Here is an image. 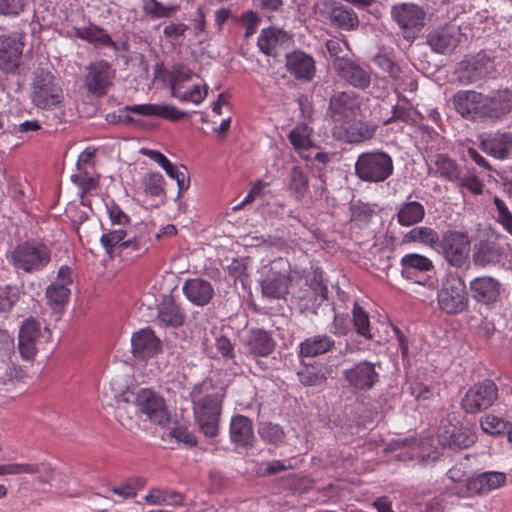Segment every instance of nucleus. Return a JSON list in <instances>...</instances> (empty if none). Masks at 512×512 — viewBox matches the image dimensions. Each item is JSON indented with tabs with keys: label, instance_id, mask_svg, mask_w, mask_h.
I'll return each instance as SVG.
<instances>
[{
	"label": "nucleus",
	"instance_id": "obj_1",
	"mask_svg": "<svg viewBox=\"0 0 512 512\" xmlns=\"http://www.w3.org/2000/svg\"><path fill=\"white\" fill-rule=\"evenodd\" d=\"M8 259L15 269L31 274L47 267L51 261V250L40 241L28 240L17 244Z\"/></svg>",
	"mask_w": 512,
	"mask_h": 512
},
{
	"label": "nucleus",
	"instance_id": "obj_2",
	"mask_svg": "<svg viewBox=\"0 0 512 512\" xmlns=\"http://www.w3.org/2000/svg\"><path fill=\"white\" fill-rule=\"evenodd\" d=\"M393 171L392 157L380 150L364 152L355 162V174L364 182H383L393 174Z\"/></svg>",
	"mask_w": 512,
	"mask_h": 512
},
{
	"label": "nucleus",
	"instance_id": "obj_3",
	"mask_svg": "<svg viewBox=\"0 0 512 512\" xmlns=\"http://www.w3.org/2000/svg\"><path fill=\"white\" fill-rule=\"evenodd\" d=\"M225 389L221 387L214 393L202 397L194 406V417L200 431L206 437H216L219 434L222 403Z\"/></svg>",
	"mask_w": 512,
	"mask_h": 512
},
{
	"label": "nucleus",
	"instance_id": "obj_4",
	"mask_svg": "<svg viewBox=\"0 0 512 512\" xmlns=\"http://www.w3.org/2000/svg\"><path fill=\"white\" fill-rule=\"evenodd\" d=\"M30 98L35 107L44 110L61 104L63 92L50 71L38 68L33 72Z\"/></svg>",
	"mask_w": 512,
	"mask_h": 512
},
{
	"label": "nucleus",
	"instance_id": "obj_5",
	"mask_svg": "<svg viewBox=\"0 0 512 512\" xmlns=\"http://www.w3.org/2000/svg\"><path fill=\"white\" fill-rule=\"evenodd\" d=\"M134 393L129 389L117 391L113 385L104 386L101 392V401L103 406L115 409V418L126 429L134 430L138 428L136 419L137 407L133 405Z\"/></svg>",
	"mask_w": 512,
	"mask_h": 512
},
{
	"label": "nucleus",
	"instance_id": "obj_6",
	"mask_svg": "<svg viewBox=\"0 0 512 512\" xmlns=\"http://www.w3.org/2000/svg\"><path fill=\"white\" fill-rule=\"evenodd\" d=\"M437 301L440 310L449 315L467 310L469 299L463 278L456 274L447 275L438 291Z\"/></svg>",
	"mask_w": 512,
	"mask_h": 512
},
{
	"label": "nucleus",
	"instance_id": "obj_7",
	"mask_svg": "<svg viewBox=\"0 0 512 512\" xmlns=\"http://www.w3.org/2000/svg\"><path fill=\"white\" fill-rule=\"evenodd\" d=\"M291 281L289 262L284 258L275 259L261 281L262 294L270 299H281L288 294Z\"/></svg>",
	"mask_w": 512,
	"mask_h": 512
},
{
	"label": "nucleus",
	"instance_id": "obj_8",
	"mask_svg": "<svg viewBox=\"0 0 512 512\" xmlns=\"http://www.w3.org/2000/svg\"><path fill=\"white\" fill-rule=\"evenodd\" d=\"M445 260L452 266L462 267L466 264L469 251L470 241L468 236L460 231L447 230L442 233L439 239L438 249Z\"/></svg>",
	"mask_w": 512,
	"mask_h": 512
},
{
	"label": "nucleus",
	"instance_id": "obj_9",
	"mask_svg": "<svg viewBox=\"0 0 512 512\" xmlns=\"http://www.w3.org/2000/svg\"><path fill=\"white\" fill-rule=\"evenodd\" d=\"M497 398L496 384L491 379H485L466 391L461 400V407L468 414H476L489 409Z\"/></svg>",
	"mask_w": 512,
	"mask_h": 512
},
{
	"label": "nucleus",
	"instance_id": "obj_10",
	"mask_svg": "<svg viewBox=\"0 0 512 512\" xmlns=\"http://www.w3.org/2000/svg\"><path fill=\"white\" fill-rule=\"evenodd\" d=\"M426 13L413 3L395 4L391 8V17L403 32L404 38L415 39L424 26Z\"/></svg>",
	"mask_w": 512,
	"mask_h": 512
},
{
	"label": "nucleus",
	"instance_id": "obj_11",
	"mask_svg": "<svg viewBox=\"0 0 512 512\" xmlns=\"http://www.w3.org/2000/svg\"><path fill=\"white\" fill-rule=\"evenodd\" d=\"M334 72L341 81L355 89L364 91L371 85V67L352 58L338 59L334 64Z\"/></svg>",
	"mask_w": 512,
	"mask_h": 512
},
{
	"label": "nucleus",
	"instance_id": "obj_12",
	"mask_svg": "<svg viewBox=\"0 0 512 512\" xmlns=\"http://www.w3.org/2000/svg\"><path fill=\"white\" fill-rule=\"evenodd\" d=\"M494 71V63L484 52L466 56L458 63L456 70L459 83L474 84Z\"/></svg>",
	"mask_w": 512,
	"mask_h": 512
},
{
	"label": "nucleus",
	"instance_id": "obj_13",
	"mask_svg": "<svg viewBox=\"0 0 512 512\" xmlns=\"http://www.w3.org/2000/svg\"><path fill=\"white\" fill-rule=\"evenodd\" d=\"M361 99L354 91H338L331 95L329 99L327 115L334 122L345 124L349 123L360 110Z\"/></svg>",
	"mask_w": 512,
	"mask_h": 512
},
{
	"label": "nucleus",
	"instance_id": "obj_14",
	"mask_svg": "<svg viewBox=\"0 0 512 512\" xmlns=\"http://www.w3.org/2000/svg\"><path fill=\"white\" fill-rule=\"evenodd\" d=\"M116 71L111 64L105 60L90 63L86 67L84 85L87 91L97 97H103L113 85Z\"/></svg>",
	"mask_w": 512,
	"mask_h": 512
},
{
	"label": "nucleus",
	"instance_id": "obj_15",
	"mask_svg": "<svg viewBox=\"0 0 512 512\" xmlns=\"http://www.w3.org/2000/svg\"><path fill=\"white\" fill-rule=\"evenodd\" d=\"M135 406L147 416V418L158 425L164 426L170 420V414L166 408L164 399L151 389H140L133 397Z\"/></svg>",
	"mask_w": 512,
	"mask_h": 512
},
{
	"label": "nucleus",
	"instance_id": "obj_16",
	"mask_svg": "<svg viewBox=\"0 0 512 512\" xmlns=\"http://www.w3.org/2000/svg\"><path fill=\"white\" fill-rule=\"evenodd\" d=\"M487 96L473 90L458 91L453 96V104L458 113L470 119L487 118Z\"/></svg>",
	"mask_w": 512,
	"mask_h": 512
},
{
	"label": "nucleus",
	"instance_id": "obj_17",
	"mask_svg": "<svg viewBox=\"0 0 512 512\" xmlns=\"http://www.w3.org/2000/svg\"><path fill=\"white\" fill-rule=\"evenodd\" d=\"M461 40L460 28L445 25L434 28L426 36V44L438 54H449L455 50Z\"/></svg>",
	"mask_w": 512,
	"mask_h": 512
},
{
	"label": "nucleus",
	"instance_id": "obj_18",
	"mask_svg": "<svg viewBox=\"0 0 512 512\" xmlns=\"http://www.w3.org/2000/svg\"><path fill=\"white\" fill-rule=\"evenodd\" d=\"M343 376L349 387L360 391L372 389L379 381V373L376 371L375 364L366 360L345 370Z\"/></svg>",
	"mask_w": 512,
	"mask_h": 512
},
{
	"label": "nucleus",
	"instance_id": "obj_19",
	"mask_svg": "<svg viewBox=\"0 0 512 512\" xmlns=\"http://www.w3.org/2000/svg\"><path fill=\"white\" fill-rule=\"evenodd\" d=\"M23 43L14 37L0 39V70L20 74L22 69Z\"/></svg>",
	"mask_w": 512,
	"mask_h": 512
},
{
	"label": "nucleus",
	"instance_id": "obj_20",
	"mask_svg": "<svg viewBox=\"0 0 512 512\" xmlns=\"http://www.w3.org/2000/svg\"><path fill=\"white\" fill-rule=\"evenodd\" d=\"M41 336L39 321L31 317L22 322L18 335V349L24 359L29 360L35 356Z\"/></svg>",
	"mask_w": 512,
	"mask_h": 512
},
{
	"label": "nucleus",
	"instance_id": "obj_21",
	"mask_svg": "<svg viewBox=\"0 0 512 512\" xmlns=\"http://www.w3.org/2000/svg\"><path fill=\"white\" fill-rule=\"evenodd\" d=\"M132 354L138 359H149L161 350V342L149 328L135 332L131 338Z\"/></svg>",
	"mask_w": 512,
	"mask_h": 512
},
{
	"label": "nucleus",
	"instance_id": "obj_22",
	"mask_svg": "<svg viewBox=\"0 0 512 512\" xmlns=\"http://www.w3.org/2000/svg\"><path fill=\"white\" fill-rule=\"evenodd\" d=\"M470 291L478 303L494 304L500 299L501 283L490 276L477 277L470 282Z\"/></svg>",
	"mask_w": 512,
	"mask_h": 512
},
{
	"label": "nucleus",
	"instance_id": "obj_23",
	"mask_svg": "<svg viewBox=\"0 0 512 512\" xmlns=\"http://www.w3.org/2000/svg\"><path fill=\"white\" fill-rule=\"evenodd\" d=\"M286 69L302 81H311L316 72L313 58L302 51H293L286 55Z\"/></svg>",
	"mask_w": 512,
	"mask_h": 512
},
{
	"label": "nucleus",
	"instance_id": "obj_24",
	"mask_svg": "<svg viewBox=\"0 0 512 512\" xmlns=\"http://www.w3.org/2000/svg\"><path fill=\"white\" fill-rule=\"evenodd\" d=\"M506 483V475L502 472H485L470 478L466 483L468 496L487 494L502 487Z\"/></svg>",
	"mask_w": 512,
	"mask_h": 512
},
{
	"label": "nucleus",
	"instance_id": "obj_25",
	"mask_svg": "<svg viewBox=\"0 0 512 512\" xmlns=\"http://www.w3.org/2000/svg\"><path fill=\"white\" fill-rule=\"evenodd\" d=\"M230 439L240 447H252L254 432L252 421L244 415H235L230 422Z\"/></svg>",
	"mask_w": 512,
	"mask_h": 512
},
{
	"label": "nucleus",
	"instance_id": "obj_26",
	"mask_svg": "<svg viewBox=\"0 0 512 512\" xmlns=\"http://www.w3.org/2000/svg\"><path fill=\"white\" fill-rule=\"evenodd\" d=\"M185 296L195 305L208 304L214 295L212 284L201 278L188 279L183 286Z\"/></svg>",
	"mask_w": 512,
	"mask_h": 512
},
{
	"label": "nucleus",
	"instance_id": "obj_27",
	"mask_svg": "<svg viewBox=\"0 0 512 512\" xmlns=\"http://www.w3.org/2000/svg\"><path fill=\"white\" fill-rule=\"evenodd\" d=\"M125 110L139 115L157 116L172 121L186 118L189 115L187 112L180 111L173 106L158 104H139L126 106Z\"/></svg>",
	"mask_w": 512,
	"mask_h": 512
},
{
	"label": "nucleus",
	"instance_id": "obj_28",
	"mask_svg": "<svg viewBox=\"0 0 512 512\" xmlns=\"http://www.w3.org/2000/svg\"><path fill=\"white\" fill-rule=\"evenodd\" d=\"M487 118L502 119L512 111V91L509 89L497 90L486 101Z\"/></svg>",
	"mask_w": 512,
	"mask_h": 512
},
{
	"label": "nucleus",
	"instance_id": "obj_29",
	"mask_svg": "<svg viewBox=\"0 0 512 512\" xmlns=\"http://www.w3.org/2000/svg\"><path fill=\"white\" fill-rule=\"evenodd\" d=\"M310 134L311 129L306 124H298L288 135V139L295 151L305 160H310L312 158V151L316 149Z\"/></svg>",
	"mask_w": 512,
	"mask_h": 512
},
{
	"label": "nucleus",
	"instance_id": "obj_30",
	"mask_svg": "<svg viewBox=\"0 0 512 512\" xmlns=\"http://www.w3.org/2000/svg\"><path fill=\"white\" fill-rule=\"evenodd\" d=\"M288 40L289 35L286 31L269 27L261 31L257 45L262 53L267 56L275 57L278 53V47L282 46Z\"/></svg>",
	"mask_w": 512,
	"mask_h": 512
},
{
	"label": "nucleus",
	"instance_id": "obj_31",
	"mask_svg": "<svg viewBox=\"0 0 512 512\" xmlns=\"http://www.w3.org/2000/svg\"><path fill=\"white\" fill-rule=\"evenodd\" d=\"M72 31L75 37L87 41L88 43L94 45L96 48H104L114 45L113 39L107 33V31L95 24H90L86 27L74 26Z\"/></svg>",
	"mask_w": 512,
	"mask_h": 512
},
{
	"label": "nucleus",
	"instance_id": "obj_32",
	"mask_svg": "<svg viewBox=\"0 0 512 512\" xmlns=\"http://www.w3.org/2000/svg\"><path fill=\"white\" fill-rule=\"evenodd\" d=\"M335 341L326 334H318L306 338L300 343V355L303 357H317L329 352Z\"/></svg>",
	"mask_w": 512,
	"mask_h": 512
},
{
	"label": "nucleus",
	"instance_id": "obj_33",
	"mask_svg": "<svg viewBox=\"0 0 512 512\" xmlns=\"http://www.w3.org/2000/svg\"><path fill=\"white\" fill-rule=\"evenodd\" d=\"M158 318L166 326L179 327L185 322V313L171 296H165L159 305Z\"/></svg>",
	"mask_w": 512,
	"mask_h": 512
},
{
	"label": "nucleus",
	"instance_id": "obj_34",
	"mask_svg": "<svg viewBox=\"0 0 512 512\" xmlns=\"http://www.w3.org/2000/svg\"><path fill=\"white\" fill-rule=\"evenodd\" d=\"M434 166L435 169L430 170V173L453 183H455L457 179H460V173L463 170L454 159L446 154L435 155Z\"/></svg>",
	"mask_w": 512,
	"mask_h": 512
},
{
	"label": "nucleus",
	"instance_id": "obj_35",
	"mask_svg": "<svg viewBox=\"0 0 512 512\" xmlns=\"http://www.w3.org/2000/svg\"><path fill=\"white\" fill-rule=\"evenodd\" d=\"M438 437L443 445L449 447H468L474 442L472 436L467 435L450 422L441 426Z\"/></svg>",
	"mask_w": 512,
	"mask_h": 512
},
{
	"label": "nucleus",
	"instance_id": "obj_36",
	"mask_svg": "<svg viewBox=\"0 0 512 512\" xmlns=\"http://www.w3.org/2000/svg\"><path fill=\"white\" fill-rule=\"evenodd\" d=\"M499 247L489 241H481L474 246L473 262L476 266L486 267L500 261Z\"/></svg>",
	"mask_w": 512,
	"mask_h": 512
},
{
	"label": "nucleus",
	"instance_id": "obj_37",
	"mask_svg": "<svg viewBox=\"0 0 512 512\" xmlns=\"http://www.w3.org/2000/svg\"><path fill=\"white\" fill-rule=\"evenodd\" d=\"M438 233L427 226L414 227L404 234L403 243H420L433 249H438L439 243Z\"/></svg>",
	"mask_w": 512,
	"mask_h": 512
},
{
	"label": "nucleus",
	"instance_id": "obj_38",
	"mask_svg": "<svg viewBox=\"0 0 512 512\" xmlns=\"http://www.w3.org/2000/svg\"><path fill=\"white\" fill-rule=\"evenodd\" d=\"M484 150L499 159H507L512 155V134L504 133L482 143Z\"/></svg>",
	"mask_w": 512,
	"mask_h": 512
},
{
	"label": "nucleus",
	"instance_id": "obj_39",
	"mask_svg": "<svg viewBox=\"0 0 512 512\" xmlns=\"http://www.w3.org/2000/svg\"><path fill=\"white\" fill-rule=\"evenodd\" d=\"M424 216V206L418 201L403 203L396 214L398 223L405 227L421 222L424 219Z\"/></svg>",
	"mask_w": 512,
	"mask_h": 512
},
{
	"label": "nucleus",
	"instance_id": "obj_40",
	"mask_svg": "<svg viewBox=\"0 0 512 512\" xmlns=\"http://www.w3.org/2000/svg\"><path fill=\"white\" fill-rule=\"evenodd\" d=\"M275 348L272 336L264 330L253 331L248 340L249 352L254 356H268Z\"/></svg>",
	"mask_w": 512,
	"mask_h": 512
},
{
	"label": "nucleus",
	"instance_id": "obj_41",
	"mask_svg": "<svg viewBox=\"0 0 512 512\" xmlns=\"http://www.w3.org/2000/svg\"><path fill=\"white\" fill-rule=\"evenodd\" d=\"M402 275L412 278L415 272H427L433 269L432 261L424 255L411 253L401 259Z\"/></svg>",
	"mask_w": 512,
	"mask_h": 512
},
{
	"label": "nucleus",
	"instance_id": "obj_42",
	"mask_svg": "<svg viewBox=\"0 0 512 512\" xmlns=\"http://www.w3.org/2000/svg\"><path fill=\"white\" fill-rule=\"evenodd\" d=\"M193 76H197L193 71L183 63L173 64L167 72L170 85L171 96H176L184 88V83L190 81Z\"/></svg>",
	"mask_w": 512,
	"mask_h": 512
},
{
	"label": "nucleus",
	"instance_id": "obj_43",
	"mask_svg": "<svg viewBox=\"0 0 512 512\" xmlns=\"http://www.w3.org/2000/svg\"><path fill=\"white\" fill-rule=\"evenodd\" d=\"M329 368L322 364L304 365L298 372V378L304 386H320L327 380Z\"/></svg>",
	"mask_w": 512,
	"mask_h": 512
},
{
	"label": "nucleus",
	"instance_id": "obj_44",
	"mask_svg": "<svg viewBox=\"0 0 512 512\" xmlns=\"http://www.w3.org/2000/svg\"><path fill=\"white\" fill-rule=\"evenodd\" d=\"M330 20L343 30H354L359 25V19L356 13L343 5H336L330 11Z\"/></svg>",
	"mask_w": 512,
	"mask_h": 512
},
{
	"label": "nucleus",
	"instance_id": "obj_45",
	"mask_svg": "<svg viewBox=\"0 0 512 512\" xmlns=\"http://www.w3.org/2000/svg\"><path fill=\"white\" fill-rule=\"evenodd\" d=\"M309 188L308 174L300 166L292 167L289 174L288 189L297 200H302Z\"/></svg>",
	"mask_w": 512,
	"mask_h": 512
},
{
	"label": "nucleus",
	"instance_id": "obj_46",
	"mask_svg": "<svg viewBox=\"0 0 512 512\" xmlns=\"http://www.w3.org/2000/svg\"><path fill=\"white\" fill-rule=\"evenodd\" d=\"M70 289L64 284H51L46 289L48 304L55 311L61 310L68 302Z\"/></svg>",
	"mask_w": 512,
	"mask_h": 512
},
{
	"label": "nucleus",
	"instance_id": "obj_47",
	"mask_svg": "<svg viewBox=\"0 0 512 512\" xmlns=\"http://www.w3.org/2000/svg\"><path fill=\"white\" fill-rule=\"evenodd\" d=\"M179 5H163L157 0H143V12L153 19L169 18L173 16L178 10Z\"/></svg>",
	"mask_w": 512,
	"mask_h": 512
},
{
	"label": "nucleus",
	"instance_id": "obj_48",
	"mask_svg": "<svg viewBox=\"0 0 512 512\" xmlns=\"http://www.w3.org/2000/svg\"><path fill=\"white\" fill-rule=\"evenodd\" d=\"M348 143L358 144L374 137L377 126L369 122H358L350 125Z\"/></svg>",
	"mask_w": 512,
	"mask_h": 512
},
{
	"label": "nucleus",
	"instance_id": "obj_49",
	"mask_svg": "<svg viewBox=\"0 0 512 512\" xmlns=\"http://www.w3.org/2000/svg\"><path fill=\"white\" fill-rule=\"evenodd\" d=\"M353 324L359 335H362L366 339H372L368 314L357 302L354 303L353 308Z\"/></svg>",
	"mask_w": 512,
	"mask_h": 512
},
{
	"label": "nucleus",
	"instance_id": "obj_50",
	"mask_svg": "<svg viewBox=\"0 0 512 512\" xmlns=\"http://www.w3.org/2000/svg\"><path fill=\"white\" fill-rule=\"evenodd\" d=\"M127 232L123 229H117L104 233L100 238V243L105 249L110 259L114 257V247L120 246V243L124 241Z\"/></svg>",
	"mask_w": 512,
	"mask_h": 512
},
{
	"label": "nucleus",
	"instance_id": "obj_51",
	"mask_svg": "<svg viewBox=\"0 0 512 512\" xmlns=\"http://www.w3.org/2000/svg\"><path fill=\"white\" fill-rule=\"evenodd\" d=\"M459 178L455 182L458 187L465 188L475 195L482 194L484 185L474 173L463 168Z\"/></svg>",
	"mask_w": 512,
	"mask_h": 512
},
{
	"label": "nucleus",
	"instance_id": "obj_52",
	"mask_svg": "<svg viewBox=\"0 0 512 512\" xmlns=\"http://www.w3.org/2000/svg\"><path fill=\"white\" fill-rule=\"evenodd\" d=\"M484 432L489 434H501L509 429L510 423L494 415H486L480 422Z\"/></svg>",
	"mask_w": 512,
	"mask_h": 512
},
{
	"label": "nucleus",
	"instance_id": "obj_53",
	"mask_svg": "<svg viewBox=\"0 0 512 512\" xmlns=\"http://www.w3.org/2000/svg\"><path fill=\"white\" fill-rule=\"evenodd\" d=\"M260 437L271 444L278 445L280 444L284 437L283 429L277 425L272 423H265L259 428Z\"/></svg>",
	"mask_w": 512,
	"mask_h": 512
},
{
	"label": "nucleus",
	"instance_id": "obj_54",
	"mask_svg": "<svg viewBox=\"0 0 512 512\" xmlns=\"http://www.w3.org/2000/svg\"><path fill=\"white\" fill-rule=\"evenodd\" d=\"M44 472V476H40L38 480L41 483L49 482L52 476V468L48 464H28V463H19V474H37L40 472Z\"/></svg>",
	"mask_w": 512,
	"mask_h": 512
},
{
	"label": "nucleus",
	"instance_id": "obj_55",
	"mask_svg": "<svg viewBox=\"0 0 512 512\" xmlns=\"http://www.w3.org/2000/svg\"><path fill=\"white\" fill-rule=\"evenodd\" d=\"M145 191L152 196H159L164 191V179L160 173H150L143 178Z\"/></svg>",
	"mask_w": 512,
	"mask_h": 512
},
{
	"label": "nucleus",
	"instance_id": "obj_56",
	"mask_svg": "<svg viewBox=\"0 0 512 512\" xmlns=\"http://www.w3.org/2000/svg\"><path fill=\"white\" fill-rule=\"evenodd\" d=\"M493 202L497 209V220L503 228L512 235V213L498 196L493 198Z\"/></svg>",
	"mask_w": 512,
	"mask_h": 512
},
{
	"label": "nucleus",
	"instance_id": "obj_57",
	"mask_svg": "<svg viewBox=\"0 0 512 512\" xmlns=\"http://www.w3.org/2000/svg\"><path fill=\"white\" fill-rule=\"evenodd\" d=\"M208 87L204 85V93L201 92L200 85H194L191 90L181 91L174 96L182 102H193L194 104H200L207 96Z\"/></svg>",
	"mask_w": 512,
	"mask_h": 512
},
{
	"label": "nucleus",
	"instance_id": "obj_58",
	"mask_svg": "<svg viewBox=\"0 0 512 512\" xmlns=\"http://www.w3.org/2000/svg\"><path fill=\"white\" fill-rule=\"evenodd\" d=\"M345 48L348 49L346 43H342L337 39H330L326 42V49L330 56L333 58L332 67L337 63L338 59H350L351 57L345 53Z\"/></svg>",
	"mask_w": 512,
	"mask_h": 512
},
{
	"label": "nucleus",
	"instance_id": "obj_59",
	"mask_svg": "<svg viewBox=\"0 0 512 512\" xmlns=\"http://www.w3.org/2000/svg\"><path fill=\"white\" fill-rule=\"evenodd\" d=\"M376 63L384 72H387L389 76L392 77L393 79L397 80L400 78V75L402 73L401 67L386 54L378 55L376 57Z\"/></svg>",
	"mask_w": 512,
	"mask_h": 512
},
{
	"label": "nucleus",
	"instance_id": "obj_60",
	"mask_svg": "<svg viewBox=\"0 0 512 512\" xmlns=\"http://www.w3.org/2000/svg\"><path fill=\"white\" fill-rule=\"evenodd\" d=\"M308 284L315 296H319L321 300L327 299L328 289L323 283L322 272L315 270L312 277L308 280Z\"/></svg>",
	"mask_w": 512,
	"mask_h": 512
},
{
	"label": "nucleus",
	"instance_id": "obj_61",
	"mask_svg": "<svg viewBox=\"0 0 512 512\" xmlns=\"http://www.w3.org/2000/svg\"><path fill=\"white\" fill-rule=\"evenodd\" d=\"M241 21L245 27V37L249 38L256 32L260 23V18L256 12L250 10L241 16Z\"/></svg>",
	"mask_w": 512,
	"mask_h": 512
},
{
	"label": "nucleus",
	"instance_id": "obj_62",
	"mask_svg": "<svg viewBox=\"0 0 512 512\" xmlns=\"http://www.w3.org/2000/svg\"><path fill=\"white\" fill-rule=\"evenodd\" d=\"M11 290L9 285L0 288V313L8 312L18 300V296Z\"/></svg>",
	"mask_w": 512,
	"mask_h": 512
},
{
	"label": "nucleus",
	"instance_id": "obj_63",
	"mask_svg": "<svg viewBox=\"0 0 512 512\" xmlns=\"http://www.w3.org/2000/svg\"><path fill=\"white\" fill-rule=\"evenodd\" d=\"M169 177L173 178L177 182L178 186V194L179 196L188 189L190 184L188 170L185 166L180 165L174 171L173 174Z\"/></svg>",
	"mask_w": 512,
	"mask_h": 512
},
{
	"label": "nucleus",
	"instance_id": "obj_64",
	"mask_svg": "<svg viewBox=\"0 0 512 512\" xmlns=\"http://www.w3.org/2000/svg\"><path fill=\"white\" fill-rule=\"evenodd\" d=\"M26 0H0V14L18 15L23 11Z\"/></svg>",
	"mask_w": 512,
	"mask_h": 512
}]
</instances>
